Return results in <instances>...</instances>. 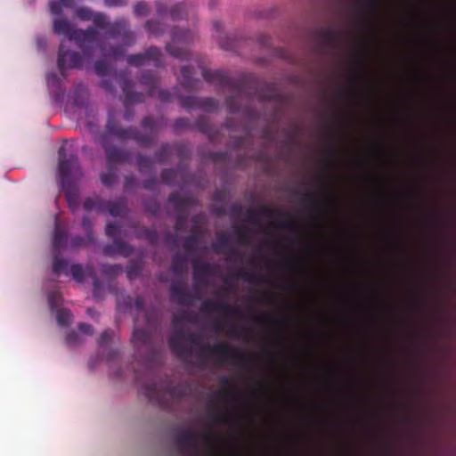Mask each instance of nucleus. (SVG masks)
I'll list each match as a JSON object with an SVG mask.
<instances>
[{"label": "nucleus", "mask_w": 456, "mask_h": 456, "mask_svg": "<svg viewBox=\"0 0 456 456\" xmlns=\"http://www.w3.org/2000/svg\"><path fill=\"white\" fill-rule=\"evenodd\" d=\"M77 335H69L68 340L70 341L73 338H75Z\"/></svg>", "instance_id": "obj_16"}, {"label": "nucleus", "mask_w": 456, "mask_h": 456, "mask_svg": "<svg viewBox=\"0 0 456 456\" xmlns=\"http://www.w3.org/2000/svg\"><path fill=\"white\" fill-rule=\"evenodd\" d=\"M78 15L82 19H88L89 18V12L87 11H85V10H79L78 11Z\"/></svg>", "instance_id": "obj_13"}, {"label": "nucleus", "mask_w": 456, "mask_h": 456, "mask_svg": "<svg viewBox=\"0 0 456 456\" xmlns=\"http://www.w3.org/2000/svg\"><path fill=\"white\" fill-rule=\"evenodd\" d=\"M366 53H365V50L362 49L360 50L358 53H357V56H356V65L358 67H362L364 62H365V59H366Z\"/></svg>", "instance_id": "obj_6"}, {"label": "nucleus", "mask_w": 456, "mask_h": 456, "mask_svg": "<svg viewBox=\"0 0 456 456\" xmlns=\"http://www.w3.org/2000/svg\"><path fill=\"white\" fill-rule=\"evenodd\" d=\"M78 328L81 332L86 333L87 335H92L94 332L93 327L87 323H81L79 324Z\"/></svg>", "instance_id": "obj_8"}, {"label": "nucleus", "mask_w": 456, "mask_h": 456, "mask_svg": "<svg viewBox=\"0 0 456 456\" xmlns=\"http://www.w3.org/2000/svg\"><path fill=\"white\" fill-rule=\"evenodd\" d=\"M102 181L104 184H108V181H107V175H102Z\"/></svg>", "instance_id": "obj_15"}, {"label": "nucleus", "mask_w": 456, "mask_h": 456, "mask_svg": "<svg viewBox=\"0 0 456 456\" xmlns=\"http://www.w3.org/2000/svg\"><path fill=\"white\" fill-rule=\"evenodd\" d=\"M143 58H144L143 56H132V57H130L129 61H130L131 63L137 64V63H140V62H141V61H142Z\"/></svg>", "instance_id": "obj_11"}, {"label": "nucleus", "mask_w": 456, "mask_h": 456, "mask_svg": "<svg viewBox=\"0 0 456 456\" xmlns=\"http://www.w3.org/2000/svg\"><path fill=\"white\" fill-rule=\"evenodd\" d=\"M71 313L69 310H61L57 314L58 322L61 325H65L71 318Z\"/></svg>", "instance_id": "obj_4"}, {"label": "nucleus", "mask_w": 456, "mask_h": 456, "mask_svg": "<svg viewBox=\"0 0 456 456\" xmlns=\"http://www.w3.org/2000/svg\"><path fill=\"white\" fill-rule=\"evenodd\" d=\"M70 272H71L72 277L76 281H82L84 280V270L80 265H72Z\"/></svg>", "instance_id": "obj_3"}, {"label": "nucleus", "mask_w": 456, "mask_h": 456, "mask_svg": "<svg viewBox=\"0 0 456 456\" xmlns=\"http://www.w3.org/2000/svg\"><path fill=\"white\" fill-rule=\"evenodd\" d=\"M59 170H60V173L62 175H67L69 174V161H66V160L61 159L60 160Z\"/></svg>", "instance_id": "obj_7"}, {"label": "nucleus", "mask_w": 456, "mask_h": 456, "mask_svg": "<svg viewBox=\"0 0 456 456\" xmlns=\"http://www.w3.org/2000/svg\"><path fill=\"white\" fill-rule=\"evenodd\" d=\"M67 266V262L61 258H55L53 263V271L55 273H61L63 271Z\"/></svg>", "instance_id": "obj_5"}, {"label": "nucleus", "mask_w": 456, "mask_h": 456, "mask_svg": "<svg viewBox=\"0 0 456 456\" xmlns=\"http://www.w3.org/2000/svg\"><path fill=\"white\" fill-rule=\"evenodd\" d=\"M70 161H71V162H73L74 164H77V159H72Z\"/></svg>", "instance_id": "obj_17"}, {"label": "nucleus", "mask_w": 456, "mask_h": 456, "mask_svg": "<svg viewBox=\"0 0 456 456\" xmlns=\"http://www.w3.org/2000/svg\"><path fill=\"white\" fill-rule=\"evenodd\" d=\"M146 11H147V8L144 4H138L135 7V12L138 14H143L144 12H146Z\"/></svg>", "instance_id": "obj_10"}, {"label": "nucleus", "mask_w": 456, "mask_h": 456, "mask_svg": "<svg viewBox=\"0 0 456 456\" xmlns=\"http://www.w3.org/2000/svg\"><path fill=\"white\" fill-rule=\"evenodd\" d=\"M61 240V235L59 232L55 233L54 236V246L59 247Z\"/></svg>", "instance_id": "obj_12"}, {"label": "nucleus", "mask_w": 456, "mask_h": 456, "mask_svg": "<svg viewBox=\"0 0 456 456\" xmlns=\"http://www.w3.org/2000/svg\"><path fill=\"white\" fill-rule=\"evenodd\" d=\"M151 51H153V49H151ZM158 52V49H154V53Z\"/></svg>", "instance_id": "obj_19"}, {"label": "nucleus", "mask_w": 456, "mask_h": 456, "mask_svg": "<svg viewBox=\"0 0 456 456\" xmlns=\"http://www.w3.org/2000/svg\"><path fill=\"white\" fill-rule=\"evenodd\" d=\"M96 70L99 74H102V65L100 63H97L96 65Z\"/></svg>", "instance_id": "obj_14"}, {"label": "nucleus", "mask_w": 456, "mask_h": 456, "mask_svg": "<svg viewBox=\"0 0 456 456\" xmlns=\"http://www.w3.org/2000/svg\"><path fill=\"white\" fill-rule=\"evenodd\" d=\"M219 352L224 355H228L230 354L231 348L227 345H223L218 347Z\"/></svg>", "instance_id": "obj_9"}, {"label": "nucleus", "mask_w": 456, "mask_h": 456, "mask_svg": "<svg viewBox=\"0 0 456 456\" xmlns=\"http://www.w3.org/2000/svg\"><path fill=\"white\" fill-rule=\"evenodd\" d=\"M53 30L56 34H63L70 39L75 37L76 31L73 29L71 23L65 19H57L53 23Z\"/></svg>", "instance_id": "obj_1"}, {"label": "nucleus", "mask_w": 456, "mask_h": 456, "mask_svg": "<svg viewBox=\"0 0 456 456\" xmlns=\"http://www.w3.org/2000/svg\"><path fill=\"white\" fill-rule=\"evenodd\" d=\"M107 335H108V332H107V331L103 332V333H102V338H104V337H105V336H107Z\"/></svg>", "instance_id": "obj_18"}, {"label": "nucleus", "mask_w": 456, "mask_h": 456, "mask_svg": "<svg viewBox=\"0 0 456 456\" xmlns=\"http://www.w3.org/2000/svg\"><path fill=\"white\" fill-rule=\"evenodd\" d=\"M62 148L59 151L60 155H61Z\"/></svg>", "instance_id": "obj_20"}, {"label": "nucleus", "mask_w": 456, "mask_h": 456, "mask_svg": "<svg viewBox=\"0 0 456 456\" xmlns=\"http://www.w3.org/2000/svg\"><path fill=\"white\" fill-rule=\"evenodd\" d=\"M78 60V54L76 53L67 52L59 55V65L62 69L76 66Z\"/></svg>", "instance_id": "obj_2"}]
</instances>
